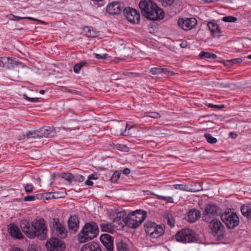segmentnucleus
Here are the masks:
<instances>
[{
	"mask_svg": "<svg viewBox=\"0 0 251 251\" xmlns=\"http://www.w3.org/2000/svg\"><path fill=\"white\" fill-rule=\"evenodd\" d=\"M23 232L30 239L37 237L40 240H45L47 236L48 229L43 219L34 220L31 226L26 221H22L20 224Z\"/></svg>",
	"mask_w": 251,
	"mask_h": 251,
	"instance_id": "f257e3e1",
	"label": "nucleus"
},
{
	"mask_svg": "<svg viewBox=\"0 0 251 251\" xmlns=\"http://www.w3.org/2000/svg\"><path fill=\"white\" fill-rule=\"evenodd\" d=\"M139 6L142 15L151 21L160 20L164 17V12L151 0H141Z\"/></svg>",
	"mask_w": 251,
	"mask_h": 251,
	"instance_id": "f03ea898",
	"label": "nucleus"
},
{
	"mask_svg": "<svg viewBox=\"0 0 251 251\" xmlns=\"http://www.w3.org/2000/svg\"><path fill=\"white\" fill-rule=\"evenodd\" d=\"M99 234V227L95 222L87 223L77 236L80 243H85L94 239Z\"/></svg>",
	"mask_w": 251,
	"mask_h": 251,
	"instance_id": "7ed1b4c3",
	"label": "nucleus"
},
{
	"mask_svg": "<svg viewBox=\"0 0 251 251\" xmlns=\"http://www.w3.org/2000/svg\"><path fill=\"white\" fill-rule=\"evenodd\" d=\"M146 217V213L145 211L137 210L126 216V225L130 228H136L143 222Z\"/></svg>",
	"mask_w": 251,
	"mask_h": 251,
	"instance_id": "20e7f679",
	"label": "nucleus"
},
{
	"mask_svg": "<svg viewBox=\"0 0 251 251\" xmlns=\"http://www.w3.org/2000/svg\"><path fill=\"white\" fill-rule=\"evenodd\" d=\"M144 227L146 233L153 238L161 236L164 232L165 226L163 225H156L154 222H146Z\"/></svg>",
	"mask_w": 251,
	"mask_h": 251,
	"instance_id": "39448f33",
	"label": "nucleus"
},
{
	"mask_svg": "<svg viewBox=\"0 0 251 251\" xmlns=\"http://www.w3.org/2000/svg\"><path fill=\"white\" fill-rule=\"evenodd\" d=\"M176 239L177 242L182 243H190L196 241V237L193 230L184 228L176 233Z\"/></svg>",
	"mask_w": 251,
	"mask_h": 251,
	"instance_id": "423d86ee",
	"label": "nucleus"
},
{
	"mask_svg": "<svg viewBox=\"0 0 251 251\" xmlns=\"http://www.w3.org/2000/svg\"><path fill=\"white\" fill-rule=\"evenodd\" d=\"M50 228L52 234L60 238L65 239L67 236V231L65 226L58 218H53L51 220Z\"/></svg>",
	"mask_w": 251,
	"mask_h": 251,
	"instance_id": "0eeeda50",
	"label": "nucleus"
},
{
	"mask_svg": "<svg viewBox=\"0 0 251 251\" xmlns=\"http://www.w3.org/2000/svg\"><path fill=\"white\" fill-rule=\"evenodd\" d=\"M221 218L228 228H234L239 224V219L236 214L229 209L222 214Z\"/></svg>",
	"mask_w": 251,
	"mask_h": 251,
	"instance_id": "6e6552de",
	"label": "nucleus"
},
{
	"mask_svg": "<svg viewBox=\"0 0 251 251\" xmlns=\"http://www.w3.org/2000/svg\"><path fill=\"white\" fill-rule=\"evenodd\" d=\"M209 227L211 230L212 235L217 237L219 240L222 239L224 237V226L221 222L217 220H213L209 224Z\"/></svg>",
	"mask_w": 251,
	"mask_h": 251,
	"instance_id": "1a4fd4ad",
	"label": "nucleus"
},
{
	"mask_svg": "<svg viewBox=\"0 0 251 251\" xmlns=\"http://www.w3.org/2000/svg\"><path fill=\"white\" fill-rule=\"evenodd\" d=\"M46 247L50 251H63L65 249V244L58 238L51 237L47 241Z\"/></svg>",
	"mask_w": 251,
	"mask_h": 251,
	"instance_id": "9d476101",
	"label": "nucleus"
},
{
	"mask_svg": "<svg viewBox=\"0 0 251 251\" xmlns=\"http://www.w3.org/2000/svg\"><path fill=\"white\" fill-rule=\"evenodd\" d=\"M197 23V20L193 17L179 18L177 21L179 27L185 31H189L194 28Z\"/></svg>",
	"mask_w": 251,
	"mask_h": 251,
	"instance_id": "9b49d317",
	"label": "nucleus"
},
{
	"mask_svg": "<svg viewBox=\"0 0 251 251\" xmlns=\"http://www.w3.org/2000/svg\"><path fill=\"white\" fill-rule=\"evenodd\" d=\"M124 13L126 19L131 23L138 24L140 21L139 12L134 8L129 7H125Z\"/></svg>",
	"mask_w": 251,
	"mask_h": 251,
	"instance_id": "f8f14e48",
	"label": "nucleus"
},
{
	"mask_svg": "<svg viewBox=\"0 0 251 251\" xmlns=\"http://www.w3.org/2000/svg\"><path fill=\"white\" fill-rule=\"evenodd\" d=\"M124 8L123 4L114 1L107 6L106 12L110 15H118L122 11H124Z\"/></svg>",
	"mask_w": 251,
	"mask_h": 251,
	"instance_id": "ddd939ff",
	"label": "nucleus"
},
{
	"mask_svg": "<svg viewBox=\"0 0 251 251\" xmlns=\"http://www.w3.org/2000/svg\"><path fill=\"white\" fill-rule=\"evenodd\" d=\"M126 216L124 213L121 212H115L111 211L109 213L110 218L113 220V222L116 223L119 226H124V224L126 225Z\"/></svg>",
	"mask_w": 251,
	"mask_h": 251,
	"instance_id": "4468645a",
	"label": "nucleus"
},
{
	"mask_svg": "<svg viewBox=\"0 0 251 251\" xmlns=\"http://www.w3.org/2000/svg\"><path fill=\"white\" fill-rule=\"evenodd\" d=\"M100 240L107 251L113 249V238L108 234H103L100 236Z\"/></svg>",
	"mask_w": 251,
	"mask_h": 251,
	"instance_id": "2eb2a0df",
	"label": "nucleus"
},
{
	"mask_svg": "<svg viewBox=\"0 0 251 251\" xmlns=\"http://www.w3.org/2000/svg\"><path fill=\"white\" fill-rule=\"evenodd\" d=\"M55 131L52 127L47 126L39 129V138H50L55 135Z\"/></svg>",
	"mask_w": 251,
	"mask_h": 251,
	"instance_id": "dca6fc26",
	"label": "nucleus"
},
{
	"mask_svg": "<svg viewBox=\"0 0 251 251\" xmlns=\"http://www.w3.org/2000/svg\"><path fill=\"white\" fill-rule=\"evenodd\" d=\"M68 226L69 230L76 232L79 228V220L76 215L71 216L68 220Z\"/></svg>",
	"mask_w": 251,
	"mask_h": 251,
	"instance_id": "f3484780",
	"label": "nucleus"
},
{
	"mask_svg": "<svg viewBox=\"0 0 251 251\" xmlns=\"http://www.w3.org/2000/svg\"><path fill=\"white\" fill-rule=\"evenodd\" d=\"M207 26L214 37L218 38L222 36V32L219 25L213 22H208Z\"/></svg>",
	"mask_w": 251,
	"mask_h": 251,
	"instance_id": "a211bd4d",
	"label": "nucleus"
},
{
	"mask_svg": "<svg viewBox=\"0 0 251 251\" xmlns=\"http://www.w3.org/2000/svg\"><path fill=\"white\" fill-rule=\"evenodd\" d=\"M201 213L199 210L192 209L188 212L187 218L190 223H192L197 221L201 217Z\"/></svg>",
	"mask_w": 251,
	"mask_h": 251,
	"instance_id": "6ab92c4d",
	"label": "nucleus"
},
{
	"mask_svg": "<svg viewBox=\"0 0 251 251\" xmlns=\"http://www.w3.org/2000/svg\"><path fill=\"white\" fill-rule=\"evenodd\" d=\"M8 230L12 237L18 239L23 238L22 233L16 225L14 224L10 225Z\"/></svg>",
	"mask_w": 251,
	"mask_h": 251,
	"instance_id": "aec40b11",
	"label": "nucleus"
},
{
	"mask_svg": "<svg viewBox=\"0 0 251 251\" xmlns=\"http://www.w3.org/2000/svg\"><path fill=\"white\" fill-rule=\"evenodd\" d=\"M10 63L11 65L21 64L20 62H19L16 58H12L7 57H2L0 58V67H6V64Z\"/></svg>",
	"mask_w": 251,
	"mask_h": 251,
	"instance_id": "412c9836",
	"label": "nucleus"
},
{
	"mask_svg": "<svg viewBox=\"0 0 251 251\" xmlns=\"http://www.w3.org/2000/svg\"><path fill=\"white\" fill-rule=\"evenodd\" d=\"M81 251H101L99 245L92 242L84 245L81 248Z\"/></svg>",
	"mask_w": 251,
	"mask_h": 251,
	"instance_id": "4be33fe9",
	"label": "nucleus"
},
{
	"mask_svg": "<svg viewBox=\"0 0 251 251\" xmlns=\"http://www.w3.org/2000/svg\"><path fill=\"white\" fill-rule=\"evenodd\" d=\"M218 207L215 204L207 205L204 210V214L208 216L216 214L218 211Z\"/></svg>",
	"mask_w": 251,
	"mask_h": 251,
	"instance_id": "5701e85b",
	"label": "nucleus"
},
{
	"mask_svg": "<svg viewBox=\"0 0 251 251\" xmlns=\"http://www.w3.org/2000/svg\"><path fill=\"white\" fill-rule=\"evenodd\" d=\"M173 187L176 189L191 192H197L198 191V190L190 188L189 186L185 184H175L173 185Z\"/></svg>",
	"mask_w": 251,
	"mask_h": 251,
	"instance_id": "b1692460",
	"label": "nucleus"
},
{
	"mask_svg": "<svg viewBox=\"0 0 251 251\" xmlns=\"http://www.w3.org/2000/svg\"><path fill=\"white\" fill-rule=\"evenodd\" d=\"M241 211L244 216L251 220V204L242 205L241 207Z\"/></svg>",
	"mask_w": 251,
	"mask_h": 251,
	"instance_id": "393cba45",
	"label": "nucleus"
},
{
	"mask_svg": "<svg viewBox=\"0 0 251 251\" xmlns=\"http://www.w3.org/2000/svg\"><path fill=\"white\" fill-rule=\"evenodd\" d=\"M100 227L102 231L112 233L114 231V226L109 223H102L100 224Z\"/></svg>",
	"mask_w": 251,
	"mask_h": 251,
	"instance_id": "a878e982",
	"label": "nucleus"
},
{
	"mask_svg": "<svg viewBox=\"0 0 251 251\" xmlns=\"http://www.w3.org/2000/svg\"><path fill=\"white\" fill-rule=\"evenodd\" d=\"M164 217L167 221L168 224L171 227H174L175 225V220L173 214L171 213H166L164 215Z\"/></svg>",
	"mask_w": 251,
	"mask_h": 251,
	"instance_id": "bb28decb",
	"label": "nucleus"
},
{
	"mask_svg": "<svg viewBox=\"0 0 251 251\" xmlns=\"http://www.w3.org/2000/svg\"><path fill=\"white\" fill-rule=\"evenodd\" d=\"M39 130H35V131H27L25 135H24V138L25 139H29V138H39Z\"/></svg>",
	"mask_w": 251,
	"mask_h": 251,
	"instance_id": "cd10ccee",
	"label": "nucleus"
},
{
	"mask_svg": "<svg viewBox=\"0 0 251 251\" xmlns=\"http://www.w3.org/2000/svg\"><path fill=\"white\" fill-rule=\"evenodd\" d=\"M84 30L85 31L86 36L87 37H95L97 36V32L93 28H91L90 27L85 26L84 27Z\"/></svg>",
	"mask_w": 251,
	"mask_h": 251,
	"instance_id": "c85d7f7f",
	"label": "nucleus"
},
{
	"mask_svg": "<svg viewBox=\"0 0 251 251\" xmlns=\"http://www.w3.org/2000/svg\"><path fill=\"white\" fill-rule=\"evenodd\" d=\"M199 55L202 58L216 59L217 57L215 54H213L209 52L201 51Z\"/></svg>",
	"mask_w": 251,
	"mask_h": 251,
	"instance_id": "c756f323",
	"label": "nucleus"
},
{
	"mask_svg": "<svg viewBox=\"0 0 251 251\" xmlns=\"http://www.w3.org/2000/svg\"><path fill=\"white\" fill-rule=\"evenodd\" d=\"M117 248L118 251H128L127 244L123 241L118 242L117 244Z\"/></svg>",
	"mask_w": 251,
	"mask_h": 251,
	"instance_id": "7c9ffc66",
	"label": "nucleus"
},
{
	"mask_svg": "<svg viewBox=\"0 0 251 251\" xmlns=\"http://www.w3.org/2000/svg\"><path fill=\"white\" fill-rule=\"evenodd\" d=\"M87 62L83 61L78 63H76L74 67V71L75 73L78 74L79 73L81 69L87 64Z\"/></svg>",
	"mask_w": 251,
	"mask_h": 251,
	"instance_id": "2f4dec72",
	"label": "nucleus"
},
{
	"mask_svg": "<svg viewBox=\"0 0 251 251\" xmlns=\"http://www.w3.org/2000/svg\"><path fill=\"white\" fill-rule=\"evenodd\" d=\"M204 137H205L207 141L210 144H215L217 142V140L211 136V134L208 133H206L204 134Z\"/></svg>",
	"mask_w": 251,
	"mask_h": 251,
	"instance_id": "473e14b6",
	"label": "nucleus"
},
{
	"mask_svg": "<svg viewBox=\"0 0 251 251\" xmlns=\"http://www.w3.org/2000/svg\"><path fill=\"white\" fill-rule=\"evenodd\" d=\"M223 21L225 22L234 23L237 21V18L233 16H226L223 18Z\"/></svg>",
	"mask_w": 251,
	"mask_h": 251,
	"instance_id": "72a5a7b5",
	"label": "nucleus"
},
{
	"mask_svg": "<svg viewBox=\"0 0 251 251\" xmlns=\"http://www.w3.org/2000/svg\"><path fill=\"white\" fill-rule=\"evenodd\" d=\"M121 176V173L118 171H116L114 173L111 177V182L115 183L119 179Z\"/></svg>",
	"mask_w": 251,
	"mask_h": 251,
	"instance_id": "f704fd0d",
	"label": "nucleus"
},
{
	"mask_svg": "<svg viewBox=\"0 0 251 251\" xmlns=\"http://www.w3.org/2000/svg\"><path fill=\"white\" fill-rule=\"evenodd\" d=\"M59 194V193H54L53 194H52L51 193H48L47 194V197H46V200H49L51 199H57L59 198H61L62 196H59L58 195Z\"/></svg>",
	"mask_w": 251,
	"mask_h": 251,
	"instance_id": "c9c22d12",
	"label": "nucleus"
},
{
	"mask_svg": "<svg viewBox=\"0 0 251 251\" xmlns=\"http://www.w3.org/2000/svg\"><path fill=\"white\" fill-rule=\"evenodd\" d=\"M159 2H161L162 6L164 7H167L171 6L175 0H158Z\"/></svg>",
	"mask_w": 251,
	"mask_h": 251,
	"instance_id": "e433bc0d",
	"label": "nucleus"
},
{
	"mask_svg": "<svg viewBox=\"0 0 251 251\" xmlns=\"http://www.w3.org/2000/svg\"><path fill=\"white\" fill-rule=\"evenodd\" d=\"M132 127L133 126L131 125V123H126L125 130L124 131H122L120 133V134L124 136H127L128 134V133H127V130H130Z\"/></svg>",
	"mask_w": 251,
	"mask_h": 251,
	"instance_id": "4c0bfd02",
	"label": "nucleus"
},
{
	"mask_svg": "<svg viewBox=\"0 0 251 251\" xmlns=\"http://www.w3.org/2000/svg\"><path fill=\"white\" fill-rule=\"evenodd\" d=\"M62 177L68 181L74 180V175L71 173H64L62 174Z\"/></svg>",
	"mask_w": 251,
	"mask_h": 251,
	"instance_id": "58836bf2",
	"label": "nucleus"
},
{
	"mask_svg": "<svg viewBox=\"0 0 251 251\" xmlns=\"http://www.w3.org/2000/svg\"><path fill=\"white\" fill-rule=\"evenodd\" d=\"M23 98L27 100L28 101L31 102H37L39 101V100L40 98H30L27 96L26 95H23Z\"/></svg>",
	"mask_w": 251,
	"mask_h": 251,
	"instance_id": "ea45409f",
	"label": "nucleus"
},
{
	"mask_svg": "<svg viewBox=\"0 0 251 251\" xmlns=\"http://www.w3.org/2000/svg\"><path fill=\"white\" fill-rule=\"evenodd\" d=\"M156 196L159 199L167 201L168 202L173 203L174 202L173 199L171 197H164L159 195H156Z\"/></svg>",
	"mask_w": 251,
	"mask_h": 251,
	"instance_id": "a19ab883",
	"label": "nucleus"
},
{
	"mask_svg": "<svg viewBox=\"0 0 251 251\" xmlns=\"http://www.w3.org/2000/svg\"><path fill=\"white\" fill-rule=\"evenodd\" d=\"M85 179L84 176L81 175H75L74 176V180L76 182H81Z\"/></svg>",
	"mask_w": 251,
	"mask_h": 251,
	"instance_id": "79ce46f5",
	"label": "nucleus"
},
{
	"mask_svg": "<svg viewBox=\"0 0 251 251\" xmlns=\"http://www.w3.org/2000/svg\"><path fill=\"white\" fill-rule=\"evenodd\" d=\"M161 68H152L150 70V73L152 75H155L161 74Z\"/></svg>",
	"mask_w": 251,
	"mask_h": 251,
	"instance_id": "37998d69",
	"label": "nucleus"
},
{
	"mask_svg": "<svg viewBox=\"0 0 251 251\" xmlns=\"http://www.w3.org/2000/svg\"><path fill=\"white\" fill-rule=\"evenodd\" d=\"M146 116L154 119H158L160 117V115L158 113L152 112L148 113Z\"/></svg>",
	"mask_w": 251,
	"mask_h": 251,
	"instance_id": "c03bdc74",
	"label": "nucleus"
},
{
	"mask_svg": "<svg viewBox=\"0 0 251 251\" xmlns=\"http://www.w3.org/2000/svg\"><path fill=\"white\" fill-rule=\"evenodd\" d=\"M190 188L198 190L197 192L202 190V187L201 183H194V184L191 185Z\"/></svg>",
	"mask_w": 251,
	"mask_h": 251,
	"instance_id": "a18cd8bd",
	"label": "nucleus"
},
{
	"mask_svg": "<svg viewBox=\"0 0 251 251\" xmlns=\"http://www.w3.org/2000/svg\"><path fill=\"white\" fill-rule=\"evenodd\" d=\"M242 61V60L240 58H235L231 59L228 61L229 64L232 65L235 64H239Z\"/></svg>",
	"mask_w": 251,
	"mask_h": 251,
	"instance_id": "49530a36",
	"label": "nucleus"
},
{
	"mask_svg": "<svg viewBox=\"0 0 251 251\" xmlns=\"http://www.w3.org/2000/svg\"><path fill=\"white\" fill-rule=\"evenodd\" d=\"M117 149L121 151H128L129 149L126 145L118 144L116 146Z\"/></svg>",
	"mask_w": 251,
	"mask_h": 251,
	"instance_id": "de8ad7c7",
	"label": "nucleus"
},
{
	"mask_svg": "<svg viewBox=\"0 0 251 251\" xmlns=\"http://www.w3.org/2000/svg\"><path fill=\"white\" fill-rule=\"evenodd\" d=\"M7 17L9 20L12 21H19L20 20L25 19V17H18L12 14L8 15Z\"/></svg>",
	"mask_w": 251,
	"mask_h": 251,
	"instance_id": "09e8293b",
	"label": "nucleus"
},
{
	"mask_svg": "<svg viewBox=\"0 0 251 251\" xmlns=\"http://www.w3.org/2000/svg\"><path fill=\"white\" fill-rule=\"evenodd\" d=\"M216 86L220 88H228L230 85L229 83L218 82L216 84Z\"/></svg>",
	"mask_w": 251,
	"mask_h": 251,
	"instance_id": "8fccbe9b",
	"label": "nucleus"
},
{
	"mask_svg": "<svg viewBox=\"0 0 251 251\" xmlns=\"http://www.w3.org/2000/svg\"><path fill=\"white\" fill-rule=\"evenodd\" d=\"M33 189V185L31 184H27L25 187V190L26 193H29L32 192Z\"/></svg>",
	"mask_w": 251,
	"mask_h": 251,
	"instance_id": "3c124183",
	"label": "nucleus"
},
{
	"mask_svg": "<svg viewBox=\"0 0 251 251\" xmlns=\"http://www.w3.org/2000/svg\"><path fill=\"white\" fill-rule=\"evenodd\" d=\"M28 251H39L38 247L34 244H30L28 247Z\"/></svg>",
	"mask_w": 251,
	"mask_h": 251,
	"instance_id": "603ef678",
	"label": "nucleus"
},
{
	"mask_svg": "<svg viewBox=\"0 0 251 251\" xmlns=\"http://www.w3.org/2000/svg\"><path fill=\"white\" fill-rule=\"evenodd\" d=\"M24 200L25 201H33L35 200V197L34 196H28L25 197Z\"/></svg>",
	"mask_w": 251,
	"mask_h": 251,
	"instance_id": "864d4df0",
	"label": "nucleus"
},
{
	"mask_svg": "<svg viewBox=\"0 0 251 251\" xmlns=\"http://www.w3.org/2000/svg\"><path fill=\"white\" fill-rule=\"evenodd\" d=\"M95 57L98 58V59H105L106 58V56H107V54H97V53H95L94 54Z\"/></svg>",
	"mask_w": 251,
	"mask_h": 251,
	"instance_id": "5fc2aeb1",
	"label": "nucleus"
},
{
	"mask_svg": "<svg viewBox=\"0 0 251 251\" xmlns=\"http://www.w3.org/2000/svg\"><path fill=\"white\" fill-rule=\"evenodd\" d=\"M208 107L211 108H216L218 109H222L224 107V105H214L213 104H209Z\"/></svg>",
	"mask_w": 251,
	"mask_h": 251,
	"instance_id": "6e6d98bb",
	"label": "nucleus"
},
{
	"mask_svg": "<svg viewBox=\"0 0 251 251\" xmlns=\"http://www.w3.org/2000/svg\"><path fill=\"white\" fill-rule=\"evenodd\" d=\"M161 74L163 73L165 74H170L173 75L174 73L172 72H170L168 69L167 68H161Z\"/></svg>",
	"mask_w": 251,
	"mask_h": 251,
	"instance_id": "4d7b16f0",
	"label": "nucleus"
},
{
	"mask_svg": "<svg viewBox=\"0 0 251 251\" xmlns=\"http://www.w3.org/2000/svg\"><path fill=\"white\" fill-rule=\"evenodd\" d=\"M88 178L90 180H97L98 178L97 175L96 174L89 175Z\"/></svg>",
	"mask_w": 251,
	"mask_h": 251,
	"instance_id": "13d9d810",
	"label": "nucleus"
},
{
	"mask_svg": "<svg viewBox=\"0 0 251 251\" xmlns=\"http://www.w3.org/2000/svg\"><path fill=\"white\" fill-rule=\"evenodd\" d=\"M10 251H24L21 248L13 246L11 248Z\"/></svg>",
	"mask_w": 251,
	"mask_h": 251,
	"instance_id": "bf43d9fd",
	"label": "nucleus"
},
{
	"mask_svg": "<svg viewBox=\"0 0 251 251\" xmlns=\"http://www.w3.org/2000/svg\"><path fill=\"white\" fill-rule=\"evenodd\" d=\"M85 184L87 186H92L93 185V183L92 181H91L90 179H87L85 182Z\"/></svg>",
	"mask_w": 251,
	"mask_h": 251,
	"instance_id": "052dcab7",
	"label": "nucleus"
},
{
	"mask_svg": "<svg viewBox=\"0 0 251 251\" xmlns=\"http://www.w3.org/2000/svg\"><path fill=\"white\" fill-rule=\"evenodd\" d=\"M123 174L127 175L130 173V170L129 168H125L123 172Z\"/></svg>",
	"mask_w": 251,
	"mask_h": 251,
	"instance_id": "680f3d73",
	"label": "nucleus"
},
{
	"mask_svg": "<svg viewBox=\"0 0 251 251\" xmlns=\"http://www.w3.org/2000/svg\"><path fill=\"white\" fill-rule=\"evenodd\" d=\"M25 19H27L32 20V21H37V22H38V20L37 19L33 18H32V17H25Z\"/></svg>",
	"mask_w": 251,
	"mask_h": 251,
	"instance_id": "e2e57ef3",
	"label": "nucleus"
},
{
	"mask_svg": "<svg viewBox=\"0 0 251 251\" xmlns=\"http://www.w3.org/2000/svg\"><path fill=\"white\" fill-rule=\"evenodd\" d=\"M38 22L42 24H44V25H46L47 24V23L44 22V21H41L40 20H38Z\"/></svg>",
	"mask_w": 251,
	"mask_h": 251,
	"instance_id": "0e129e2a",
	"label": "nucleus"
},
{
	"mask_svg": "<svg viewBox=\"0 0 251 251\" xmlns=\"http://www.w3.org/2000/svg\"><path fill=\"white\" fill-rule=\"evenodd\" d=\"M39 93H40L41 94H44V93H45V91H44V90H40Z\"/></svg>",
	"mask_w": 251,
	"mask_h": 251,
	"instance_id": "69168bd1",
	"label": "nucleus"
},
{
	"mask_svg": "<svg viewBox=\"0 0 251 251\" xmlns=\"http://www.w3.org/2000/svg\"><path fill=\"white\" fill-rule=\"evenodd\" d=\"M247 58L249 59H251V54H250V55H248L247 56Z\"/></svg>",
	"mask_w": 251,
	"mask_h": 251,
	"instance_id": "338daca9",
	"label": "nucleus"
},
{
	"mask_svg": "<svg viewBox=\"0 0 251 251\" xmlns=\"http://www.w3.org/2000/svg\"><path fill=\"white\" fill-rule=\"evenodd\" d=\"M232 134H233V133H230V136L232 137V138H235V137L232 136Z\"/></svg>",
	"mask_w": 251,
	"mask_h": 251,
	"instance_id": "774afa93",
	"label": "nucleus"
}]
</instances>
